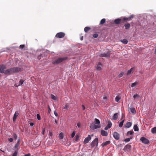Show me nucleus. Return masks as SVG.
Segmentation results:
<instances>
[{
  "mask_svg": "<svg viewBox=\"0 0 156 156\" xmlns=\"http://www.w3.org/2000/svg\"><path fill=\"white\" fill-rule=\"evenodd\" d=\"M21 71V68L16 67L5 70L4 73L6 75H10L12 73H17Z\"/></svg>",
  "mask_w": 156,
  "mask_h": 156,
  "instance_id": "1",
  "label": "nucleus"
},
{
  "mask_svg": "<svg viewBox=\"0 0 156 156\" xmlns=\"http://www.w3.org/2000/svg\"><path fill=\"white\" fill-rule=\"evenodd\" d=\"M66 57L59 58L53 61L52 63L53 64H57L62 62L64 60H66Z\"/></svg>",
  "mask_w": 156,
  "mask_h": 156,
  "instance_id": "2",
  "label": "nucleus"
},
{
  "mask_svg": "<svg viewBox=\"0 0 156 156\" xmlns=\"http://www.w3.org/2000/svg\"><path fill=\"white\" fill-rule=\"evenodd\" d=\"M98 138H96L94 140L91 144V146L92 148L94 147L95 145L96 147L98 146Z\"/></svg>",
  "mask_w": 156,
  "mask_h": 156,
  "instance_id": "3",
  "label": "nucleus"
},
{
  "mask_svg": "<svg viewBox=\"0 0 156 156\" xmlns=\"http://www.w3.org/2000/svg\"><path fill=\"white\" fill-rule=\"evenodd\" d=\"M90 127L92 129H94L98 128H100L101 126L100 125H95L93 123H92L90 124Z\"/></svg>",
  "mask_w": 156,
  "mask_h": 156,
  "instance_id": "4",
  "label": "nucleus"
},
{
  "mask_svg": "<svg viewBox=\"0 0 156 156\" xmlns=\"http://www.w3.org/2000/svg\"><path fill=\"white\" fill-rule=\"evenodd\" d=\"M65 35V34L63 32H59L57 34L55 37L58 38H62Z\"/></svg>",
  "mask_w": 156,
  "mask_h": 156,
  "instance_id": "5",
  "label": "nucleus"
},
{
  "mask_svg": "<svg viewBox=\"0 0 156 156\" xmlns=\"http://www.w3.org/2000/svg\"><path fill=\"white\" fill-rule=\"evenodd\" d=\"M133 16L131 15L128 17H122L123 22H127L128 21L131 20L133 18Z\"/></svg>",
  "mask_w": 156,
  "mask_h": 156,
  "instance_id": "6",
  "label": "nucleus"
},
{
  "mask_svg": "<svg viewBox=\"0 0 156 156\" xmlns=\"http://www.w3.org/2000/svg\"><path fill=\"white\" fill-rule=\"evenodd\" d=\"M140 140L143 143L145 144H148L149 143V141L148 139L143 137L140 138Z\"/></svg>",
  "mask_w": 156,
  "mask_h": 156,
  "instance_id": "7",
  "label": "nucleus"
},
{
  "mask_svg": "<svg viewBox=\"0 0 156 156\" xmlns=\"http://www.w3.org/2000/svg\"><path fill=\"white\" fill-rule=\"evenodd\" d=\"M114 23L116 24H119L121 23H124L122 17L121 18H118L114 20Z\"/></svg>",
  "mask_w": 156,
  "mask_h": 156,
  "instance_id": "8",
  "label": "nucleus"
},
{
  "mask_svg": "<svg viewBox=\"0 0 156 156\" xmlns=\"http://www.w3.org/2000/svg\"><path fill=\"white\" fill-rule=\"evenodd\" d=\"M114 138L116 140H118L120 138V135L117 132H114L113 135Z\"/></svg>",
  "mask_w": 156,
  "mask_h": 156,
  "instance_id": "9",
  "label": "nucleus"
},
{
  "mask_svg": "<svg viewBox=\"0 0 156 156\" xmlns=\"http://www.w3.org/2000/svg\"><path fill=\"white\" fill-rule=\"evenodd\" d=\"M100 57H105L108 58L110 56V53L109 51H108L106 53L101 54L100 55Z\"/></svg>",
  "mask_w": 156,
  "mask_h": 156,
  "instance_id": "10",
  "label": "nucleus"
},
{
  "mask_svg": "<svg viewBox=\"0 0 156 156\" xmlns=\"http://www.w3.org/2000/svg\"><path fill=\"white\" fill-rule=\"evenodd\" d=\"M131 146L129 144L126 145L124 148V150L125 151H128L131 150Z\"/></svg>",
  "mask_w": 156,
  "mask_h": 156,
  "instance_id": "11",
  "label": "nucleus"
},
{
  "mask_svg": "<svg viewBox=\"0 0 156 156\" xmlns=\"http://www.w3.org/2000/svg\"><path fill=\"white\" fill-rule=\"evenodd\" d=\"M91 139V138L90 135H89L85 139L83 143L84 144L87 143Z\"/></svg>",
  "mask_w": 156,
  "mask_h": 156,
  "instance_id": "12",
  "label": "nucleus"
},
{
  "mask_svg": "<svg viewBox=\"0 0 156 156\" xmlns=\"http://www.w3.org/2000/svg\"><path fill=\"white\" fill-rule=\"evenodd\" d=\"M6 68V66L4 65H0V73H4L5 69Z\"/></svg>",
  "mask_w": 156,
  "mask_h": 156,
  "instance_id": "13",
  "label": "nucleus"
},
{
  "mask_svg": "<svg viewBox=\"0 0 156 156\" xmlns=\"http://www.w3.org/2000/svg\"><path fill=\"white\" fill-rule=\"evenodd\" d=\"M19 113L18 111H16L15 112L13 117V122H15L16 121L17 117L19 115Z\"/></svg>",
  "mask_w": 156,
  "mask_h": 156,
  "instance_id": "14",
  "label": "nucleus"
},
{
  "mask_svg": "<svg viewBox=\"0 0 156 156\" xmlns=\"http://www.w3.org/2000/svg\"><path fill=\"white\" fill-rule=\"evenodd\" d=\"M135 68L134 67L132 68L127 71V75H130L132 74L135 70Z\"/></svg>",
  "mask_w": 156,
  "mask_h": 156,
  "instance_id": "15",
  "label": "nucleus"
},
{
  "mask_svg": "<svg viewBox=\"0 0 156 156\" xmlns=\"http://www.w3.org/2000/svg\"><path fill=\"white\" fill-rule=\"evenodd\" d=\"M101 134L103 136H106L108 135V132L107 131L104 130H101Z\"/></svg>",
  "mask_w": 156,
  "mask_h": 156,
  "instance_id": "16",
  "label": "nucleus"
},
{
  "mask_svg": "<svg viewBox=\"0 0 156 156\" xmlns=\"http://www.w3.org/2000/svg\"><path fill=\"white\" fill-rule=\"evenodd\" d=\"M110 143V141H107L105 142L104 143H103L101 144V145L103 147H104L106 145L109 144Z\"/></svg>",
  "mask_w": 156,
  "mask_h": 156,
  "instance_id": "17",
  "label": "nucleus"
},
{
  "mask_svg": "<svg viewBox=\"0 0 156 156\" xmlns=\"http://www.w3.org/2000/svg\"><path fill=\"white\" fill-rule=\"evenodd\" d=\"M94 123L97 125H100V121L99 119L97 118H95L94 119Z\"/></svg>",
  "mask_w": 156,
  "mask_h": 156,
  "instance_id": "18",
  "label": "nucleus"
},
{
  "mask_svg": "<svg viewBox=\"0 0 156 156\" xmlns=\"http://www.w3.org/2000/svg\"><path fill=\"white\" fill-rule=\"evenodd\" d=\"M126 29H129L130 27V25L129 23H126L124 25Z\"/></svg>",
  "mask_w": 156,
  "mask_h": 156,
  "instance_id": "19",
  "label": "nucleus"
},
{
  "mask_svg": "<svg viewBox=\"0 0 156 156\" xmlns=\"http://www.w3.org/2000/svg\"><path fill=\"white\" fill-rule=\"evenodd\" d=\"M130 111L132 114H135L136 113V110L134 108H130Z\"/></svg>",
  "mask_w": 156,
  "mask_h": 156,
  "instance_id": "20",
  "label": "nucleus"
},
{
  "mask_svg": "<svg viewBox=\"0 0 156 156\" xmlns=\"http://www.w3.org/2000/svg\"><path fill=\"white\" fill-rule=\"evenodd\" d=\"M133 138V136H131L130 138H127L126 139L124 140V141L125 142H129L131 139H132Z\"/></svg>",
  "mask_w": 156,
  "mask_h": 156,
  "instance_id": "21",
  "label": "nucleus"
},
{
  "mask_svg": "<svg viewBox=\"0 0 156 156\" xmlns=\"http://www.w3.org/2000/svg\"><path fill=\"white\" fill-rule=\"evenodd\" d=\"M120 41L124 44H127L128 42V41L126 39L121 40H120Z\"/></svg>",
  "mask_w": 156,
  "mask_h": 156,
  "instance_id": "22",
  "label": "nucleus"
},
{
  "mask_svg": "<svg viewBox=\"0 0 156 156\" xmlns=\"http://www.w3.org/2000/svg\"><path fill=\"white\" fill-rule=\"evenodd\" d=\"M106 21V20L105 18L102 19L100 21V25H102L104 24Z\"/></svg>",
  "mask_w": 156,
  "mask_h": 156,
  "instance_id": "23",
  "label": "nucleus"
},
{
  "mask_svg": "<svg viewBox=\"0 0 156 156\" xmlns=\"http://www.w3.org/2000/svg\"><path fill=\"white\" fill-rule=\"evenodd\" d=\"M133 129L135 131H137L139 130V128L137 125H134Z\"/></svg>",
  "mask_w": 156,
  "mask_h": 156,
  "instance_id": "24",
  "label": "nucleus"
},
{
  "mask_svg": "<svg viewBox=\"0 0 156 156\" xmlns=\"http://www.w3.org/2000/svg\"><path fill=\"white\" fill-rule=\"evenodd\" d=\"M132 125V123L130 122H128L125 125V127L126 128L130 127Z\"/></svg>",
  "mask_w": 156,
  "mask_h": 156,
  "instance_id": "25",
  "label": "nucleus"
},
{
  "mask_svg": "<svg viewBox=\"0 0 156 156\" xmlns=\"http://www.w3.org/2000/svg\"><path fill=\"white\" fill-rule=\"evenodd\" d=\"M151 132L154 134L156 133V127H154L151 129Z\"/></svg>",
  "mask_w": 156,
  "mask_h": 156,
  "instance_id": "26",
  "label": "nucleus"
},
{
  "mask_svg": "<svg viewBox=\"0 0 156 156\" xmlns=\"http://www.w3.org/2000/svg\"><path fill=\"white\" fill-rule=\"evenodd\" d=\"M118 118V115L117 113H115L113 116V119L114 120H116Z\"/></svg>",
  "mask_w": 156,
  "mask_h": 156,
  "instance_id": "27",
  "label": "nucleus"
},
{
  "mask_svg": "<svg viewBox=\"0 0 156 156\" xmlns=\"http://www.w3.org/2000/svg\"><path fill=\"white\" fill-rule=\"evenodd\" d=\"M101 64L100 63H99L96 67V69L98 70H100L101 69Z\"/></svg>",
  "mask_w": 156,
  "mask_h": 156,
  "instance_id": "28",
  "label": "nucleus"
},
{
  "mask_svg": "<svg viewBox=\"0 0 156 156\" xmlns=\"http://www.w3.org/2000/svg\"><path fill=\"white\" fill-rule=\"evenodd\" d=\"M90 30V27H86L84 28V31L85 32L87 33L88 32V31L89 30Z\"/></svg>",
  "mask_w": 156,
  "mask_h": 156,
  "instance_id": "29",
  "label": "nucleus"
},
{
  "mask_svg": "<svg viewBox=\"0 0 156 156\" xmlns=\"http://www.w3.org/2000/svg\"><path fill=\"white\" fill-rule=\"evenodd\" d=\"M134 132L133 131H130L127 132L126 135L128 136L129 135H132L133 134Z\"/></svg>",
  "mask_w": 156,
  "mask_h": 156,
  "instance_id": "30",
  "label": "nucleus"
},
{
  "mask_svg": "<svg viewBox=\"0 0 156 156\" xmlns=\"http://www.w3.org/2000/svg\"><path fill=\"white\" fill-rule=\"evenodd\" d=\"M59 137L60 139L62 140L63 138V134L62 132L60 133L59 135Z\"/></svg>",
  "mask_w": 156,
  "mask_h": 156,
  "instance_id": "31",
  "label": "nucleus"
},
{
  "mask_svg": "<svg viewBox=\"0 0 156 156\" xmlns=\"http://www.w3.org/2000/svg\"><path fill=\"white\" fill-rule=\"evenodd\" d=\"M112 125V124L111 122L109 121H108V124L107 126H108V128H110L111 127Z\"/></svg>",
  "mask_w": 156,
  "mask_h": 156,
  "instance_id": "32",
  "label": "nucleus"
},
{
  "mask_svg": "<svg viewBox=\"0 0 156 156\" xmlns=\"http://www.w3.org/2000/svg\"><path fill=\"white\" fill-rule=\"evenodd\" d=\"M138 83L137 82H135L133 83H132L131 87H135L137 84H138Z\"/></svg>",
  "mask_w": 156,
  "mask_h": 156,
  "instance_id": "33",
  "label": "nucleus"
},
{
  "mask_svg": "<svg viewBox=\"0 0 156 156\" xmlns=\"http://www.w3.org/2000/svg\"><path fill=\"white\" fill-rule=\"evenodd\" d=\"M24 81L23 80L21 79L20 80L19 82L18 86H21L23 83Z\"/></svg>",
  "mask_w": 156,
  "mask_h": 156,
  "instance_id": "34",
  "label": "nucleus"
},
{
  "mask_svg": "<svg viewBox=\"0 0 156 156\" xmlns=\"http://www.w3.org/2000/svg\"><path fill=\"white\" fill-rule=\"evenodd\" d=\"M124 121V119H123L121 122H120L119 125L120 127H122L123 126V123Z\"/></svg>",
  "mask_w": 156,
  "mask_h": 156,
  "instance_id": "35",
  "label": "nucleus"
},
{
  "mask_svg": "<svg viewBox=\"0 0 156 156\" xmlns=\"http://www.w3.org/2000/svg\"><path fill=\"white\" fill-rule=\"evenodd\" d=\"M51 98L54 100H55L57 99V98L55 95L51 94Z\"/></svg>",
  "mask_w": 156,
  "mask_h": 156,
  "instance_id": "36",
  "label": "nucleus"
},
{
  "mask_svg": "<svg viewBox=\"0 0 156 156\" xmlns=\"http://www.w3.org/2000/svg\"><path fill=\"white\" fill-rule=\"evenodd\" d=\"M69 107V105L68 104L66 105L63 108L64 109L67 110Z\"/></svg>",
  "mask_w": 156,
  "mask_h": 156,
  "instance_id": "37",
  "label": "nucleus"
},
{
  "mask_svg": "<svg viewBox=\"0 0 156 156\" xmlns=\"http://www.w3.org/2000/svg\"><path fill=\"white\" fill-rule=\"evenodd\" d=\"M120 99V98L118 96H116L115 98V100L116 102H118Z\"/></svg>",
  "mask_w": 156,
  "mask_h": 156,
  "instance_id": "38",
  "label": "nucleus"
},
{
  "mask_svg": "<svg viewBox=\"0 0 156 156\" xmlns=\"http://www.w3.org/2000/svg\"><path fill=\"white\" fill-rule=\"evenodd\" d=\"M13 137L15 140L17 139V136L16 134L14 133L13 134Z\"/></svg>",
  "mask_w": 156,
  "mask_h": 156,
  "instance_id": "39",
  "label": "nucleus"
},
{
  "mask_svg": "<svg viewBox=\"0 0 156 156\" xmlns=\"http://www.w3.org/2000/svg\"><path fill=\"white\" fill-rule=\"evenodd\" d=\"M76 133V132L75 131H74L71 134V136L72 138H73L74 136L75 135Z\"/></svg>",
  "mask_w": 156,
  "mask_h": 156,
  "instance_id": "40",
  "label": "nucleus"
},
{
  "mask_svg": "<svg viewBox=\"0 0 156 156\" xmlns=\"http://www.w3.org/2000/svg\"><path fill=\"white\" fill-rule=\"evenodd\" d=\"M124 75V73L123 72H122L121 73H120L119 75L118 76V77L119 78H120L122 76Z\"/></svg>",
  "mask_w": 156,
  "mask_h": 156,
  "instance_id": "41",
  "label": "nucleus"
},
{
  "mask_svg": "<svg viewBox=\"0 0 156 156\" xmlns=\"http://www.w3.org/2000/svg\"><path fill=\"white\" fill-rule=\"evenodd\" d=\"M25 47V45L24 44H21L20 45V49H23Z\"/></svg>",
  "mask_w": 156,
  "mask_h": 156,
  "instance_id": "42",
  "label": "nucleus"
},
{
  "mask_svg": "<svg viewBox=\"0 0 156 156\" xmlns=\"http://www.w3.org/2000/svg\"><path fill=\"white\" fill-rule=\"evenodd\" d=\"M37 119L38 120H40L41 119V118L39 114H37Z\"/></svg>",
  "mask_w": 156,
  "mask_h": 156,
  "instance_id": "43",
  "label": "nucleus"
},
{
  "mask_svg": "<svg viewBox=\"0 0 156 156\" xmlns=\"http://www.w3.org/2000/svg\"><path fill=\"white\" fill-rule=\"evenodd\" d=\"M17 152L16 151H15L12 154V156H17Z\"/></svg>",
  "mask_w": 156,
  "mask_h": 156,
  "instance_id": "44",
  "label": "nucleus"
},
{
  "mask_svg": "<svg viewBox=\"0 0 156 156\" xmlns=\"http://www.w3.org/2000/svg\"><path fill=\"white\" fill-rule=\"evenodd\" d=\"M139 97V96L138 95V94H134L133 96V98L135 99L136 98H137V97Z\"/></svg>",
  "mask_w": 156,
  "mask_h": 156,
  "instance_id": "45",
  "label": "nucleus"
},
{
  "mask_svg": "<svg viewBox=\"0 0 156 156\" xmlns=\"http://www.w3.org/2000/svg\"><path fill=\"white\" fill-rule=\"evenodd\" d=\"M98 35L97 34H94V35H93V37L94 38H97L98 37Z\"/></svg>",
  "mask_w": 156,
  "mask_h": 156,
  "instance_id": "46",
  "label": "nucleus"
},
{
  "mask_svg": "<svg viewBox=\"0 0 156 156\" xmlns=\"http://www.w3.org/2000/svg\"><path fill=\"white\" fill-rule=\"evenodd\" d=\"M49 135L51 136H53L52 132L51 131H50L49 132Z\"/></svg>",
  "mask_w": 156,
  "mask_h": 156,
  "instance_id": "47",
  "label": "nucleus"
},
{
  "mask_svg": "<svg viewBox=\"0 0 156 156\" xmlns=\"http://www.w3.org/2000/svg\"><path fill=\"white\" fill-rule=\"evenodd\" d=\"M79 138V136L78 135H77L76 136V140L77 141L78 140Z\"/></svg>",
  "mask_w": 156,
  "mask_h": 156,
  "instance_id": "48",
  "label": "nucleus"
},
{
  "mask_svg": "<svg viewBox=\"0 0 156 156\" xmlns=\"http://www.w3.org/2000/svg\"><path fill=\"white\" fill-rule=\"evenodd\" d=\"M125 115H124L123 114H122V117H121V120H123V119H124L125 118Z\"/></svg>",
  "mask_w": 156,
  "mask_h": 156,
  "instance_id": "49",
  "label": "nucleus"
},
{
  "mask_svg": "<svg viewBox=\"0 0 156 156\" xmlns=\"http://www.w3.org/2000/svg\"><path fill=\"white\" fill-rule=\"evenodd\" d=\"M8 140L10 142H12L13 141V139L12 138H10Z\"/></svg>",
  "mask_w": 156,
  "mask_h": 156,
  "instance_id": "50",
  "label": "nucleus"
},
{
  "mask_svg": "<svg viewBox=\"0 0 156 156\" xmlns=\"http://www.w3.org/2000/svg\"><path fill=\"white\" fill-rule=\"evenodd\" d=\"M54 114L57 117L58 116V114L56 111L54 112Z\"/></svg>",
  "mask_w": 156,
  "mask_h": 156,
  "instance_id": "51",
  "label": "nucleus"
},
{
  "mask_svg": "<svg viewBox=\"0 0 156 156\" xmlns=\"http://www.w3.org/2000/svg\"><path fill=\"white\" fill-rule=\"evenodd\" d=\"M80 126H81V124L79 122V123H77V126H78V127L79 128L80 127Z\"/></svg>",
  "mask_w": 156,
  "mask_h": 156,
  "instance_id": "52",
  "label": "nucleus"
},
{
  "mask_svg": "<svg viewBox=\"0 0 156 156\" xmlns=\"http://www.w3.org/2000/svg\"><path fill=\"white\" fill-rule=\"evenodd\" d=\"M31 154L30 153H28L27 154H25L24 156H30Z\"/></svg>",
  "mask_w": 156,
  "mask_h": 156,
  "instance_id": "53",
  "label": "nucleus"
},
{
  "mask_svg": "<svg viewBox=\"0 0 156 156\" xmlns=\"http://www.w3.org/2000/svg\"><path fill=\"white\" fill-rule=\"evenodd\" d=\"M30 126H33L34 125V123L32 122H30Z\"/></svg>",
  "mask_w": 156,
  "mask_h": 156,
  "instance_id": "54",
  "label": "nucleus"
},
{
  "mask_svg": "<svg viewBox=\"0 0 156 156\" xmlns=\"http://www.w3.org/2000/svg\"><path fill=\"white\" fill-rule=\"evenodd\" d=\"M18 146H19V144H18L17 143L16 144V145L15 146V147L16 148V147H18Z\"/></svg>",
  "mask_w": 156,
  "mask_h": 156,
  "instance_id": "55",
  "label": "nucleus"
},
{
  "mask_svg": "<svg viewBox=\"0 0 156 156\" xmlns=\"http://www.w3.org/2000/svg\"><path fill=\"white\" fill-rule=\"evenodd\" d=\"M82 107H83V110H84L85 108V106L83 105H82Z\"/></svg>",
  "mask_w": 156,
  "mask_h": 156,
  "instance_id": "56",
  "label": "nucleus"
},
{
  "mask_svg": "<svg viewBox=\"0 0 156 156\" xmlns=\"http://www.w3.org/2000/svg\"><path fill=\"white\" fill-rule=\"evenodd\" d=\"M109 128H108V126H107L106 127H105V130H108V129H109Z\"/></svg>",
  "mask_w": 156,
  "mask_h": 156,
  "instance_id": "57",
  "label": "nucleus"
},
{
  "mask_svg": "<svg viewBox=\"0 0 156 156\" xmlns=\"http://www.w3.org/2000/svg\"><path fill=\"white\" fill-rule=\"evenodd\" d=\"M80 39L82 41L83 39V36H81L80 37Z\"/></svg>",
  "mask_w": 156,
  "mask_h": 156,
  "instance_id": "58",
  "label": "nucleus"
},
{
  "mask_svg": "<svg viewBox=\"0 0 156 156\" xmlns=\"http://www.w3.org/2000/svg\"><path fill=\"white\" fill-rule=\"evenodd\" d=\"M44 131H45V129H44V128L43 129V132H42V134H43V135H44Z\"/></svg>",
  "mask_w": 156,
  "mask_h": 156,
  "instance_id": "59",
  "label": "nucleus"
},
{
  "mask_svg": "<svg viewBox=\"0 0 156 156\" xmlns=\"http://www.w3.org/2000/svg\"><path fill=\"white\" fill-rule=\"evenodd\" d=\"M103 99L104 100L106 99H107V97L106 96H104L103 98Z\"/></svg>",
  "mask_w": 156,
  "mask_h": 156,
  "instance_id": "60",
  "label": "nucleus"
},
{
  "mask_svg": "<svg viewBox=\"0 0 156 156\" xmlns=\"http://www.w3.org/2000/svg\"><path fill=\"white\" fill-rule=\"evenodd\" d=\"M14 86L16 87H18V86H18V85H17L16 84H15L14 85Z\"/></svg>",
  "mask_w": 156,
  "mask_h": 156,
  "instance_id": "61",
  "label": "nucleus"
},
{
  "mask_svg": "<svg viewBox=\"0 0 156 156\" xmlns=\"http://www.w3.org/2000/svg\"><path fill=\"white\" fill-rule=\"evenodd\" d=\"M55 123H56V124H58V122L56 121V120H55Z\"/></svg>",
  "mask_w": 156,
  "mask_h": 156,
  "instance_id": "62",
  "label": "nucleus"
},
{
  "mask_svg": "<svg viewBox=\"0 0 156 156\" xmlns=\"http://www.w3.org/2000/svg\"><path fill=\"white\" fill-rule=\"evenodd\" d=\"M154 53L155 54H156V48L155 49V51L154 52Z\"/></svg>",
  "mask_w": 156,
  "mask_h": 156,
  "instance_id": "63",
  "label": "nucleus"
},
{
  "mask_svg": "<svg viewBox=\"0 0 156 156\" xmlns=\"http://www.w3.org/2000/svg\"><path fill=\"white\" fill-rule=\"evenodd\" d=\"M51 111V109L50 108V107H49V110H48V111Z\"/></svg>",
  "mask_w": 156,
  "mask_h": 156,
  "instance_id": "64",
  "label": "nucleus"
}]
</instances>
